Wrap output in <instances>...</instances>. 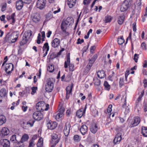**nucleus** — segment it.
Returning a JSON list of instances; mask_svg holds the SVG:
<instances>
[{
    "label": "nucleus",
    "mask_w": 147,
    "mask_h": 147,
    "mask_svg": "<svg viewBox=\"0 0 147 147\" xmlns=\"http://www.w3.org/2000/svg\"><path fill=\"white\" fill-rule=\"evenodd\" d=\"M32 32L30 30H28L24 33L22 40L20 42V46H23L27 42L30 37L32 35Z\"/></svg>",
    "instance_id": "f257e3e1"
},
{
    "label": "nucleus",
    "mask_w": 147,
    "mask_h": 147,
    "mask_svg": "<svg viewBox=\"0 0 147 147\" xmlns=\"http://www.w3.org/2000/svg\"><path fill=\"white\" fill-rule=\"evenodd\" d=\"M54 84L51 79H48L47 81V83L45 85V89L47 92H51L53 89Z\"/></svg>",
    "instance_id": "f03ea898"
},
{
    "label": "nucleus",
    "mask_w": 147,
    "mask_h": 147,
    "mask_svg": "<svg viewBox=\"0 0 147 147\" xmlns=\"http://www.w3.org/2000/svg\"><path fill=\"white\" fill-rule=\"evenodd\" d=\"M36 111L34 113L33 115V118L37 121H39L42 119L43 118V115L41 112V111Z\"/></svg>",
    "instance_id": "7ed1b4c3"
},
{
    "label": "nucleus",
    "mask_w": 147,
    "mask_h": 147,
    "mask_svg": "<svg viewBox=\"0 0 147 147\" xmlns=\"http://www.w3.org/2000/svg\"><path fill=\"white\" fill-rule=\"evenodd\" d=\"M46 0H38L37 2L36 6L40 9L44 8L45 7Z\"/></svg>",
    "instance_id": "20e7f679"
},
{
    "label": "nucleus",
    "mask_w": 147,
    "mask_h": 147,
    "mask_svg": "<svg viewBox=\"0 0 147 147\" xmlns=\"http://www.w3.org/2000/svg\"><path fill=\"white\" fill-rule=\"evenodd\" d=\"M13 65L12 63L6 64L5 71L8 74H10L13 70Z\"/></svg>",
    "instance_id": "39448f33"
},
{
    "label": "nucleus",
    "mask_w": 147,
    "mask_h": 147,
    "mask_svg": "<svg viewBox=\"0 0 147 147\" xmlns=\"http://www.w3.org/2000/svg\"><path fill=\"white\" fill-rule=\"evenodd\" d=\"M35 122V121L34 119H32L29 120L26 123L23 122V128L25 129H26L27 127H29L30 126V127H32Z\"/></svg>",
    "instance_id": "423d86ee"
},
{
    "label": "nucleus",
    "mask_w": 147,
    "mask_h": 147,
    "mask_svg": "<svg viewBox=\"0 0 147 147\" xmlns=\"http://www.w3.org/2000/svg\"><path fill=\"white\" fill-rule=\"evenodd\" d=\"M71 125L69 123H67L65 124L63 131L64 134L65 136H67L70 132Z\"/></svg>",
    "instance_id": "0eeeda50"
},
{
    "label": "nucleus",
    "mask_w": 147,
    "mask_h": 147,
    "mask_svg": "<svg viewBox=\"0 0 147 147\" xmlns=\"http://www.w3.org/2000/svg\"><path fill=\"white\" fill-rule=\"evenodd\" d=\"M129 2L125 1L122 3L120 7L121 11L124 12L126 11L129 7Z\"/></svg>",
    "instance_id": "6e6552de"
},
{
    "label": "nucleus",
    "mask_w": 147,
    "mask_h": 147,
    "mask_svg": "<svg viewBox=\"0 0 147 147\" xmlns=\"http://www.w3.org/2000/svg\"><path fill=\"white\" fill-rule=\"evenodd\" d=\"M45 103L43 102H39L36 104V108L38 111H43L44 109L43 108L45 107Z\"/></svg>",
    "instance_id": "1a4fd4ad"
},
{
    "label": "nucleus",
    "mask_w": 147,
    "mask_h": 147,
    "mask_svg": "<svg viewBox=\"0 0 147 147\" xmlns=\"http://www.w3.org/2000/svg\"><path fill=\"white\" fill-rule=\"evenodd\" d=\"M57 126V124L56 122L49 121L47 123V127L48 129L52 130L55 128Z\"/></svg>",
    "instance_id": "9d476101"
},
{
    "label": "nucleus",
    "mask_w": 147,
    "mask_h": 147,
    "mask_svg": "<svg viewBox=\"0 0 147 147\" xmlns=\"http://www.w3.org/2000/svg\"><path fill=\"white\" fill-rule=\"evenodd\" d=\"M9 133V131L7 127H3L1 131L0 135L2 137L8 135Z\"/></svg>",
    "instance_id": "9b49d317"
},
{
    "label": "nucleus",
    "mask_w": 147,
    "mask_h": 147,
    "mask_svg": "<svg viewBox=\"0 0 147 147\" xmlns=\"http://www.w3.org/2000/svg\"><path fill=\"white\" fill-rule=\"evenodd\" d=\"M121 135L120 133H118L115 136L113 142L115 144H119L121 140Z\"/></svg>",
    "instance_id": "f8f14e48"
},
{
    "label": "nucleus",
    "mask_w": 147,
    "mask_h": 147,
    "mask_svg": "<svg viewBox=\"0 0 147 147\" xmlns=\"http://www.w3.org/2000/svg\"><path fill=\"white\" fill-rule=\"evenodd\" d=\"M0 143L3 147H10V142L7 139H2Z\"/></svg>",
    "instance_id": "ddd939ff"
},
{
    "label": "nucleus",
    "mask_w": 147,
    "mask_h": 147,
    "mask_svg": "<svg viewBox=\"0 0 147 147\" xmlns=\"http://www.w3.org/2000/svg\"><path fill=\"white\" fill-rule=\"evenodd\" d=\"M98 129V127L96 123H93L91 124L90 130L92 133L93 134L95 133L97 131Z\"/></svg>",
    "instance_id": "4468645a"
},
{
    "label": "nucleus",
    "mask_w": 147,
    "mask_h": 147,
    "mask_svg": "<svg viewBox=\"0 0 147 147\" xmlns=\"http://www.w3.org/2000/svg\"><path fill=\"white\" fill-rule=\"evenodd\" d=\"M32 20L34 22L38 23L40 21V14L38 13H34L33 15Z\"/></svg>",
    "instance_id": "2eb2a0df"
},
{
    "label": "nucleus",
    "mask_w": 147,
    "mask_h": 147,
    "mask_svg": "<svg viewBox=\"0 0 147 147\" xmlns=\"http://www.w3.org/2000/svg\"><path fill=\"white\" fill-rule=\"evenodd\" d=\"M60 44V40L57 38L54 39L51 42L52 46L54 48L58 47Z\"/></svg>",
    "instance_id": "dca6fc26"
},
{
    "label": "nucleus",
    "mask_w": 147,
    "mask_h": 147,
    "mask_svg": "<svg viewBox=\"0 0 147 147\" xmlns=\"http://www.w3.org/2000/svg\"><path fill=\"white\" fill-rule=\"evenodd\" d=\"M72 89V86H68L66 88V99H68L69 97L70 94L71 93Z\"/></svg>",
    "instance_id": "f3484780"
},
{
    "label": "nucleus",
    "mask_w": 147,
    "mask_h": 147,
    "mask_svg": "<svg viewBox=\"0 0 147 147\" xmlns=\"http://www.w3.org/2000/svg\"><path fill=\"white\" fill-rule=\"evenodd\" d=\"M51 142H58V143L60 139L58 138V135L57 134L55 133H53L51 136Z\"/></svg>",
    "instance_id": "a211bd4d"
},
{
    "label": "nucleus",
    "mask_w": 147,
    "mask_h": 147,
    "mask_svg": "<svg viewBox=\"0 0 147 147\" xmlns=\"http://www.w3.org/2000/svg\"><path fill=\"white\" fill-rule=\"evenodd\" d=\"M81 133L83 135H84L87 132L88 127L85 125H82L80 129Z\"/></svg>",
    "instance_id": "6ab92c4d"
},
{
    "label": "nucleus",
    "mask_w": 147,
    "mask_h": 147,
    "mask_svg": "<svg viewBox=\"0 0 147 147\" xmlns=\"http://www.w3.org/2000/svg\"><path fill=\"white\" fill-rule=\"evenodd\" d=\"M76 0H67V3L70 8H72L75 5Z\"/></svg>",
    "instance_id": "aec40b11"
},
{
    "label": "nucleus",
    "mask_w": 147,
    "mask_h": 147,
    "mask_svg": "<svg viewBox=\"0 0 147 147\" xmlns=\"http://www.w3.org/2000/svg\"><path fill=\"white\" fill-rule=\"evenodd\" d=\"M23 3L21 0L17 1L16 3V6L17 10H19L22 9L23 5Z\"/></svg>",
    "instance_id": "412c9836"
},
{
    "label": "nucleus",
    "mask_w": 147,
    "mask_h": 147,
    "mask_svg": "<svg viewBox=\"0 0 147 147\" xmlns=\"http://www.w3.org/2000/svg\"><path fill=\"white\" fill-rule=\"evenodd\" d=\"M140 119L139 117H135L134 118V122L132 124L131 127H134L138 125L140 123Z\"/></svg>",
    "instance_id": "4be33fe9"
},
{
    "label": "nucleus",
    "mask_w": 147,
    "mask_h": 147,
    "mask_svg": "<svg viewBox=\"0 0 147 147\" xmlns=\"http://www.w3.org/2000/svg\"><path fill=\"white\" fill-rule=\"evenodd\" d=\"M85 113L83 111V108L78 110L76 113V115L79 118H81Z\"/></svg>",
    "instance_id": "5701e85b"
},
{
    "label": "nucleus",
    "mask_w": 147,
    "mask_h": 147,
    "mask_svg": "<svg viewBox=\"0 0 147 147\" xmlns=\"http://www.w3.org/2000/svg\"><path fill=\"white\" fill-rule=\"evenodd\" d=\"M97 75L98 77L100 78H103L105 76V72L103 70H101L97 72Z\"/></svg>",
    "instance_id": "b1692460"
},
{
    "label": "nucleus",
    "mask_w": 147,
    "mask_h": 147,
    "mask_svg": "<svg viewBox=\"0 0 147 147\" xmlns=\"http://www.w3.org/2000/svg\"><path fill=\"white\" fill-rule=\"evenodd\" d=\"M29 138V137L28 134H24L22 136L20 142L22 143L24 142L27 141L28 139Z\"/></svg>",
    "instance_id": "393cba45"
},
{
    "label": "nucleus",
    "mask_w": 147,
    "mask_h": 147,
    "mask_svg": "<svg viewBox=\"0 0 147 147\" xmlns=\"http://www.w3.org/2000/svg\"><path fill=\"white\" fill-rule=\"evenodd\" d=\"M70 53H68L67 55V60L64 63V67L65 68H67L69 65V64L70 63Z\"/></svg>",
    "instance_id": "a878e982"
},
{
    "label": "nucleus",
    "mask_w": 147,
    "mask_h": 147,
    "mask_svg": "<svg viewBox=\"0 0 147 147\" xmlns=\"http://www.w3.org/2000/svg\"><path fill=\"white\" fill-rule=\"evenodd\" d=\"M125 16L124 15H122L119 16L118 18V22L120 25H121L124 20L125 18Z\"/></svg>",
    "instance_id": "bb28decb"
},
{
    "label": "nucleus",
    "mask_w": 147,
    "mask_h": 147,
    "mask_svg": "<svg viewBox=\"0 0 147 147\" xmlns=\"http://www.w3.org/2000/svg\"><path fill=\"white\" fill-rule=\"evenodd\" d=\"M5 117L3 115H0V125H1L5 123L6 121Z\"/></svg>",
    "instance_id": "cd10ccee"
},
{
    "label": "nucleus",
    "mask_w": 147,
    "mask_h": 147,
    "mask_svg": "<svg viewBox=\"0 0 147 147\" xmlns=\"http://www.w3.org/2000/svg\"><path fill=\"white\" fill-rule=\"evenodd\" d=\"M142 134L145 137H147V127L142 126Z\"/></svg>",
    "instance_id": "c85d7f7f"
},
{
    "label": "nucleus",
    "mask_w": 147,
    "mask_h": 147,
    "mask_svg": "<svg viewBox=\"0 0 147 147\" xmlns=\"http://www.w3.org/2000/svg\"><path fill=\"white\" fill-rule=\"evenodd\" d=\"M10 36L9 34H7L4 38L3 41L4 43H5L6 42H9L11 40Z\"/></svg>",
    "instance_id": "c756f323"
},
{
    "label": "nucleus",
    "mask_w": 147,
    "mask_h": 147,
    "mask_svg": "<svg viewBox=\"0 0 147 147\" xmlns=\"http://www.w3.org/2000/svg\"><path fill=\"white\" fill-rule=\"evenodd\" d=\"M7 94L6 90L5 88H2L1 89L0 96H1L2 98L3 97H5L7 95Z\"/></svg>",
    "instance_id": "7c9ffc66"
},
{
    "label": "nucleus",
    "mask_w": 147,
    "mask_h": 147,
    "mask_svg": "<svg viewBox=\"0 0 147 147\" xmlns=\"http://www.w3.org/2000/svg\"><path fill=\"white\" fill-rule=\"evenodd\" d=\"M53 17V15L51 11L49 12L46 16V18L47 20H49Z\"/></svg>",
    "instance_id": "2f4dec72"
},
{
    "label": "nucleus",
    "mask_w": 147,
    "mask_h": 147,
    "mask_svg": "<svg viewBox=\"0 0 147 147\" xmlns=\"http://www.w3.org/2000/svg\"><path fill=\"white\" fill-rule=\"evenodd\" d=\"M43 140L42 138H40L37 144V146L38 147H42L43 146Z\"/></svg>",
    "instance_id": "473e14b6"
},
{
    "label": "nucleus",
    "mask_w": 147,
    "mask_h": 147,
    "mask_svg": "<svg viewBox=\"0 0 147 147\" xmlns=\"http://www.w3.org/2000/svg\"><path fill=\"white\" fill-rule=\"evenodd\" d=\"M144 94V91L142 90L141 92V94L139 96L136 102H138L140 101H141L142 99V97L143 96Z\"/></svg>",
    "instance_id": "72a5a7b5"
},
{
    "label": "nucleus",
    "mask_w": 147,
    "mask_h": 147,
    "mask_svg": "<svg viewBox=\"0 0 147 147\" xmlns=\"http://www.w3.org/2000/svg\"><path fill=\"white\" fill-rule=\"evenodd\" d=\"M49 46L48 43L46 42L45 43L43 47V51H44L46 49L47 51H48L49 50Z\"/></svg>",
    "instance_id": "f704fd0d"
},
{
    "label": "nucleus",
    "mask_w": 147,
    "mask_h": 147,
    "mask_svg": "<svg viewBox=\"0 0 147 147\" xmlns=\"http://www.w3.org/2000/svg\"><path fill=\"white\" fill-rule=\"evenodd\" d=\"M124 40L123 36H121L120 38H118V42L119 45H122L124 43Z\"/></svg>",
    "instance_id": "c9c22d12"
},
{
    "label": "nucleus",
    "mask_w": 147,
    "mask_h": 147,
    "mask_svg": "<svg viewBox=\"0 0 147 147\" xmlns=\"http://www.w3.org/2000/svg\"><path fill=\"white\" fill-rule=\"evenodd\" d=\"M67 26H65V25H64V24H63L61 23V29L63 31V32H65L66 34L68 35V32H67L66 31V28Z\"/></svg>",
    "instance_id": "e433bc0d"
},
{
    "label": "nucleus",
    "mask_w": 147,
    "mask_h": 147,
    "mask_svg": "<svg viewBox=\"0 0 147 147\" xmlns=\"http://www.w3.org/2000/svg\"><path fill=\"white\" fill-rule=\"evenodd\" d=\"M104 85L105 87V88L107 90H109L110 89V86L108 82L105 81L104 83Z\"/></svg>",
    "instance_id": "4c0bfd02"
},
{
    "label": "nucleus",
    "mask_w": 147,
    "mask_h": 147,
    "mask_svg": "<svg viewBox=\"0 0 147 147\" xmlns=\"http://www.w3.org/2000/svg\"><path fill=\"white\" fill-rule=\"evenodd\" d=\"M1 11L3 12L6 9L7 4L6 3H3L1 4Z\"/></svg>",
    "instance_id": "58836bf2"
},
{
    "label": "nucleus",
    "mask_w": 147,
    "mask_h": 147,
    "mask_svg": "<svg viewBox=\"0 0 147 147\" xmlns=\"http://www.w3.org/2000/svg\"><path fill=\"white\" fill-rule=\"evenodd\" d=\"M54 69V66L52 65L49 66L47 69V70L50 72H53Z\"/></svg>",
    "instance_id": "ea45409f"
},
{
    "label": "nucleus",
    "mask_w": 147,
    "mask_h": 147,
    "mask_svg": "<svg viewBox=\"0 0 147 147\" xmlns=\"http://www.w3.org/2000/svg\"><path fill=\"white\" fill-rule=\"evenodd\" d=\"M94 84L95 85L99 86L100 84V80L98 79L97 78L94 79Z\"/></svg>",
    "instance_id": "a19ab883"
},
{
    "label": "nucleus",
    "mask_w": 147,
    "mask_h": 147,
    "mask_svg": "<svg viewBox=\"0 0 147 147\" xmlns=\"http://www.w3.org/2000/svg\"><path fill=\"white\" fill-rule=\"evenodd\" d=\"M124 78H121L119 79V86L121 87L124 84Z\"/></svg>",
    "instance_id": "79ce46f5"
},
{
    "label": "nucleus",
    "mask_w": 147,
    "mask_h": 147,
    "mask_svg": "<svg viewBox=\"0 0 147 147\" xmlns=\"http://www.w3.org/2000/svg\"><path fill=\"white\" fill-rule=\"evenodd\" d=\"M97 58V54H95L94 55L91 59L90 60V62H92V63H94L95 60Z\"/></svg>",
    "instance_id": "37998d69"
},
{
    "label": "nucleus",
    "mask_w": 147,
    "mask_h": 147,
    "mask_svg": "<svg viewBox=\"0 0 147 147\" xmlns=\"http://www.w3.org/2000/svg\"><path fill=\"white\" fill-rule=\"evenodd\" d=\"M70 18H67L66 20L64 22H63L62 23L66 26L67 25H70V24L68 21Z\"/></svg>",
    "instance_id": "c03bdc74"
},
{
    "label": "nucleus",
    "mask_w": 147,
    "mask_h": 147,
    "mask_svg": "<svg viewBox=\"0 0 147 147\" xmlns=\"http://www.w3.org/2000/svg\"><path fill=\"white\" fill-rule=\"evenodd\" d=\"M111 20V17L110 16H107L105 17V21L106 23L110 22Z\"/></svg>",
    "instance_id": "a18cd8bd"
},
{
    "label": "nucleus",
    "mask_w": 147,
    "mask_h": 147,
    "mask_svg": "<svg viewBox=\"0 0 147 147\" xmlns=\"http://www.w3.org/2000/svg\"><path fill=\"white\" fill-rule=\"evenodd\" d=\"M15 13H12L10 16V17L11 19H12V23L13 24L15 22Z\"/></svg>",
    "instance_id": "49530a36"
},
{
    "label": "nucleus",
    "mask_w": 147,
    "mask_h": 147,
    "mask_svg": "<svg viewBox=\"0 0 147 147\" xmlns=\"http://www.w3.org/2000/svg\"><path fill=\"white\" fill-rule=\"evenodd\" d=\"M32 91L31 94L32 95H34L35 93L36 92V91L37 89V87H32L31 88Z\"/></svg>",
    "instance_id": "de8ad7c7"
},
{
    "label": "nucleus",
    "mask_w": 147,
    "mask_h": 147,
    "mask_svg": "<svg viewBox=\"0 0 147 147\" xmlns=\"http://www.w3.org/2000/svg\"><path fill=\"white\" fill-rule=\"evenodd\" d=\"M74 139L75 141L78 142L80 140V136L77 135H75L74 136Z\"/></svg>",
    "instance_id": "09e8293b"
},
{
    "label": "nucleus",
    "mask_w": 147,
    "mask_h": 147,
    "mask_svg": "<svg viewBox=\"0 0 147 147\" xmlns=\"http://www.w3.org/2000/svg\"><path fill=\"white\" fill-rule=\"evenodd\" d=\"M90 69L88 67L86 66L85 70L84 71V74L85 75H86L89 72Z\"/></svg>",
    "instance_id": "8fccbe9b"
},
{
    "label": "nucleus",
    "mask_w": 147,
    "mask_h": 147,
    "mask_svg": "<svg viewBox=\"0 0 147 147\" xmlns=\"http://www.w3.org/2000/svg\"><path fill=\"white\" fill-rule=\"evenodd\" d=\"M69 70L70 71H73L74 70V65L72 64H69Z\"/></svg>",
    "instance_id": "3c124183"
},
{
    "label": "nucleus",
    "mask_w": 147,
    "mask_h": 147,
    "mask_svg": "<svg viewBox=\"0 0 147 147\" xmlns=\"http://www.w3.org/2000/svg\"><path fill=\"white\" fill-rule=\"evenodd\" d=\"M34 141H33L32 140H30L28 147H34L35 146V144L34 143Z\"/></svg>",
    "instance_id": "603ef678"
},
{
    "label": "nucleus",
    "mask_w": 147,
    "mask_h": 147,
    "mask_svg": "<svg viewBox=\"0 0 147 147\" xmlns=\"http://www.w3.org/2000/svg\"><path fill=\"white\" fill-rule=\"evenodd\" d=\"M10 140L12 142L17 141L16 139V135H12L11 138Z\"/></svg>",
    "instance_id": "864d4df0"
},
{
    "label": "nucleus",
    "mask_w": 147,
    "mask_h": 147,
    "mask_svg": "<svg viewBox=\"0 0 147 147\" xmlns=\"http://www.w3.org/2000/svg\"><path fill=\"white\" fill-rule=\"evenodd\" d=\"M64 111V109L63 108H60L59 110V113H58L61 115V116H63V113Z\"/></svg>",
    "instance_id": "5fc2aeb1"
},
{
    "label": "nucleus",
    "mask_w": 147,
    "mask_h": 147,
    "mask_svg": "<svg viewBox=\"0 0 147 147\" xmlns=\"http://www.w3.org/2000/svg\"><path fill=\"white\" fill-rule=\"evenodd\" d=\"M138 54H135L134 57V61L135 62H138Z\"/></svg>",
    "instance_id": "6e6d98bb"
},
{
    "label": "nucleus",
    "mask_w": 147,
    "mask_h": 147,
    "mask_svg": "<svg viewBox=\"0 0 147 147\" xmlns=\"http://www.w3.org/2000/svg\"><path fill=\"white\" fill-rule=\"evenodd\" d=\"M40 33H39L37 37V39L36 40V42L38 44H40Z\"/></svg>",
    "instance_id": "4d7b16f0"
},
{
    "label": "nucleus",
    "mask_w": 147,
    "mask_h": 147,
    "mask_svg": "<svg viewBox=\"0 0 147 147\" xmlns=\"http://www.w3.org/2000/svg\"><path fill=\"white\" fill-rule=\"evenodd\" d=\"M89 45L88 44L87 45V46L84 47L83 49L82 50V51L83 52V54L84 53V52H86V50L88 49V47H89Z\"/></svg>",
    "instance_id": "13d9d810"
},
{
    "label": "nucleus",
    "mask_w": 147,
    "mask_h": 147,
    "mask_svg": "<svg viewBox=\"0 0 147 147\" xmlns=\"http://www.w3.org/2000/svg\"><path fill=\"white\" fill-rule=\"evenodd\" d=\"M91 0H84L83 4L84 5L87 4L88 5L90 3V1Z\"/></svg>",
    "instance_id": "bf43d9fd"
},
{
    "label": "nucleus",
    "mask_w": 147,
    "mask_h": 147,
    "mask_svg": "<svg viewBox=\"0 0 147 147\" xmlns=\"http://www.w3.org/2000/svg\"><path fill=\"white\" fill-rule=\"evenodd\" d=\"M84 42V40L83 39H80V38H78L77 40V42L76 43L77 44H81L82 43Z\"/></svg>",
    "instance_id": "052dcab7"
},
{
    "label": "nucleus",
    "mask_w": 147,
    "mask_h": 147,
    "mask_svg": "<svg viewBox=\"0 0 147 147\" xmlns=\"http://www.w3.org/2000/svg\"><path fill=\"white\" fill-rule=\"evenodd\" d=\"M112 106L111 105H109L107 108V111L108 113H110L112 111Z\"/></svg>",
    "instance_id": "680f3d73"
},
{
    "label": "nucleus",
    "mask_w": 147,
    "mask_h": 147,
    "mask_svg": "<svg viewBox=\"0 0 147 147\" xmlns=\"http://www.w3.org/2000/svg\"><path fill=\"white\" fill-rule=\"evenodd\" d=\"M23 3L26 4H29L31 2V0H21Z\"/></svg>",
    "instance_id": "e2e57ef3"
},
{
    "label": "nucleus",
    "mask_w": 147,
    "mask_h": 147,
    "mask_svg": "<svg viewBox=\"0 0 147 147\" xmlns=\"http://www.w3.org/2000/svg\"><path fill=\"white\" fill-rule=\"evenodd\" d=\"M62 117H63V116H61V115L58 113L56 116V119L57 120L59 121L60 118Z\"/></svg>",
    "instance_id": "0e129e2a"
},
{
    "label": "nucleus",
    "mask_w": 147,
    "mask_h": 147,
    "mask_svg": "<svg viewBox=\"0 0 147 147\" xmlns=\"http://www.w3.org/2000/svg\"><path fill=\"white\" fill-rule=\"evenodd\" d=\"M54 53H52L51 54H50L49 56V59H53L56 57V56H54Z\"/></svg>",
    "instance_id": "69168bd1"
},
{
    "label": "nucleus",
    "mask_w": 147,
    "mask_h": 147,
    "mask_svg": "<svg viewBox=\"0 0 147 147\" xmlns=\"http://www.w3.org/2000/svg\"><path fill=\"white\" fill-rule=\"evenodd\" d=\"M136 22H134L133 24L132 28L134 32H136Z\"/></svg>",
    "instance_id": "338daca9"
},
{
    "label": "nucleus",
    "mask_w": 147,
    "mask_h": 147,
    "mask_svg": "<svg viewBox=\"0 0 147 147\" xmlns=\"http://www.w3.org/2000/svg\"><path fill=\"white\" fill-rule=\"evenodd\" d=\"M141 46L143 49L145 50L146 49V46L145 43L144 42L142 43V44H141Z\"/></svg>",
    "instance_id": "774afa93"
}]
</instances>
